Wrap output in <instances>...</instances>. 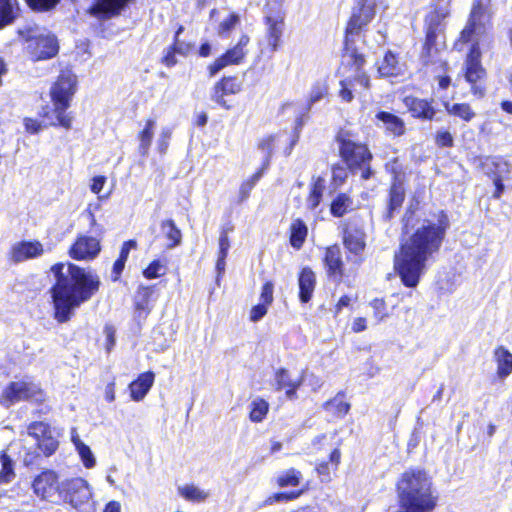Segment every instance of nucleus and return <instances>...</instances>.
Returning a JSON list of instances; mask_svg holds the SVG:
<instances>
[{
  "label": "nucleus",
  "mask_w": 512,
  "mask_h": 512,
  "mask_svg": "<svg viewBox=\"0 0 512 512\" xmlns=\"http://www.w3.org/2000/svg\"><path fill=\"white\" fill-rule=\"evenodd\" d=\"M449 227L447 214L440 211L432 218L424 219L401 244L400 252L395 256V268L405 286L418 285L426 262L440 250Z\"/></svg>",
  "instance_id": "nucleus-1"
},
{
  "label": "nucleus",
  "mask_w": 512,
  "mask_h": 512,
  "mask_svg": "<svg viewBox=\"0 0 512 512\" xmlns=\"http://www.w3.org/2000/svg\"><path fill=\"white\" fill-rule=\"evenodd\" d=\"M51 272L56 279L52 287L55 318L64 323L71 318L76 308L98 291L100 279L95 273L74 264H55Z\"/></svg>",
  "instance_id": "nucleus-2"
},
{
  "label": "nucleus",
  "mask_w": 512,
  "mask_h": 512,
  "mask_svg": "<svg viewBox=\"0 0 512 512\" xmlns=\"http://www.w3.org/2000/svg\"><path fill=\"white\" fill-rule=\"evenodd\" d=\"M77 89V77L69 69L62 70L50 89L52 106L46 105L39 111L40 121L34 120V133L42 127L61 126L70 129L72 116L67 112Z\"/></svg>",
  "instance_id": "nucleus-3"
},
{
  "label": "nucleus",
  "mask_w": 512,
  "mask_h": 512,
  "mask_svg": "<svg viewBox=\"0 0 512 512\" xmlns=\"http://www.w3.org/2000/svg\"><path fill=\"white\" fill-rule=\"evenodd\" d=\"M401 507L408 512H431L437 503L428 475L421 470L402 474L397 484Z\"/></svg>",
  "instance_id": "nucleus-4"
},
{
  "label": "nucleus",
  "mask_w": 512,
  "mask_h": 512,
  "mask_svg": "<svg viewBox=\"0 0 512 512\" xmlns=\"http://www.w3.org/2000/svg\"><path fill=\"white\" fill-rule=\"evenodd\" d=\"M493 10L491 0H474L464 29L460 33L459 41L462 43L488 42L491 37V20Z\"/></svg>",
  "instance_id": "nucleus-5"
},
{
  "label": "nucleus",
  "mask_w": 512,
  "mask_h": 512,
  "mask_svg": "<svg viewBox=\"0 0 512 512\" xmlns=\"http://www.w3.org/2000/svg\"><path fill=\"white\" fill-rule=\"evenodd\" d=\"M337 141L340 145V155L349 168L363 167L361 177L363 179L370 178L372 171L368 164L372 159V154L366 145L355 141L352 139V136L345 131H341L338 134Z\"/></svg>",
  "instance_id": "nucleus-6"
},
{
  "label": "nucleus",
  "mask_w": 512,
  "mask_h": 512,
  "mask_svg": "<svg viewBox=\"0 0 512 512\" xmlns=\"http://www.w3.org/2000/svg\"><path fill=\"white\" fill-rule=\"evenodd\" d=\"M449 13V9L444 6L438 7L427 14L425 18L426 39L422 52L423 58L430 57L432 55L433 48L437 46L438 37L444 32V20Z\"/></svg>",
  "instance_id": "nucleus-7"
},
{
  "label": "nucleus",
  "mask_w": 512,
  "mask_h": 512,
  "mask_svg": "<svg viewBox=\"0 0 512 512\" xmlns=\"http://www.w3.org/2000/svg\"><path fill=\"white\" fill-rule=\"evenodd\" d=\"M285 13L278 3L268 4L265 11L266 37L272 51H277L285 28Z\"/></svg>",
  "instance_id": "nucleus-8"
},
{
  "label": "nucleus",
  "mask_w": 512,
  "mask_h": 512,
  "mask_svg": "<svg viewBox=\"0 0 512 512\" xmlns=\"http://www.w3.org/2000/svg\"><path fill=\"white\" fill-rule=\"evenodd\" d=\"M480 44L479 42L472 43L470 52L465 61V79L472 85L471 92L478 98L485 95V89L477 85V81L485 76V70L480 63Z\"/></svg>",
  "instance_id": "nucleus-9"
},
{
  "label": "nucleus",
  "mask_w": 512,
  "mask_h": 512,
  "mask_svg": "<svg viewBox=\"0 0 512 512\" xmlns=\"http://www.w3.org/2000/svg\"><path fill=\"white\" fill-rule=\"evenodd\" d=\"M249 42L250 37L247 34H242L238 42L232 48L228 49L222 56L208 66L210 77L215 76L219 71L229 65L240 64L248 54L247 46Z\"/></svg>",
  "instance_id": "nucleus-10"
},
{
  "label": "nucleus",
  "mask_w": 512,
  "mask_h": 512,
  "mask_svg": "<svg viewBox=\"0 0 512 512\" xmlns=\"http://www.w3.org/2000/svg\"><path fill=\"white\" fill-rule=\"evenodd\" d=\"M375 0H358L348 22L347 34H358L375 16Z\"/></svg>",
  "instance_id": "nucleus-11"
},
{
  "label": "nucleus",
  "mask_w": 512,
  "mask_h": 512,
  "mask_svg": "<svg viewBox=\"0 0 512 512\" xmlns=\"http://www.w3.org/2000/svg\"><path fill=\"white\" fill-rule=\"evenodd\" d=\"M60 493H65L64 498L75 508L87 503L92 496L89 484L83 478L63 482Z\"/></svg>",
  "instance_id": "nucleus-12"
},
{
  "label": "nucleus",
  "mask_w": 512,
  "mask_h": 512,
  "mask_svg": "<svg viewBox=\"0 0 512 512\" xmlns=\"http://www.w3.org/2000/svg\"><path fill=\"white\" fill-rule=\"evenodd\" d=\"M59 433L48 423L34 422V439L39 451L45 456L52 455L58 448Z\"/></svg>",
  "instance_id": "nucleus-13"
},
{
  "label": "nucleus",
  "mask_w": 512,
  "mask_h": 512,
  "mask_svg": "<svg viewBox=\"0 0 512 512\" xmlns=\"http://www.w3.org/2000/svg\"><path fill=\"white\" fill-rule=\"evenodd\" d=\"M59 52L57 37L51 32L34 34V62L54 58Z\"/></svg>",
  "instance_id": "nucleus-14"
},
{
  "label": "nucleus",
  "mask_w": 512,
  "mask_h": 512,
  "mask_svg": "<svg viewBox=\"0 0 512 512\" xmlns=\"http://www.w3.org/2000/svg\"><path fill=\"white\" fill-rule=\"evenodd\" d=\"M100 242L97 238L81 235L71 246L69 254L76 260H92L100 252Z\"/></svg>",
  "instance_id": "nucleus-15"
},
{
  "label": "nucleus",
  "mask_w": 512,
  "mask_h": 512,
  "mask_svg": "<svg viewBox=\"0 0 512 512\" xmlns=\"http://www.w3.org/2000/svg\"><path fill=\"white\" fill-rule=\"evenodd\" d=\"M60 493L57 475L53 471H45L34 478V494L42 499L52 500Z\"/></svg>",
  "instance_id": "nucleus-16"
},
{
  "label": "nucleus",
  "mask_w": 512,
  "mask_h": 512,
  "mask_svg": "<svg viewBox=\"0 0 512 512\" xmlns=\"http://www.w3.org/2000/svg\"><path fill=\"white\" fill-rule=\"evenodd\" d=\"M241 91V83L236 77H224L216 82L212 88L211 99L225 109H229V105L224 99L227 95L237 94Z\"/></svg>",
  "instance_id": "nucleus-17"
},
{
  "label": "nucleus",
  "mask_w": 512,
  "mask_h": 512,
  "mask_svg": "<svg viewBox=\"0 0 512 512\" xmlns=\"http://www.w3.org/2000/svg\"><path fill=\"white\" fill-rule=\"evenodd\" d=\"M303 377L292 379L286 369H278L275 373L274 386L277 391L286 390L288 399L297 398V389L301 386Z\"/></svg>",
  "instance_id": "nucleus-18"
},
{
  "label": "nucleus",
  "mask_w": 512,
  "mask_h": 512,
  "mask_svg": "<svg viewBox=\"0 0 512 512\" xmlns=\"http://www.w3.org/2000/svg\"><path fill=\"white\" fill-rule=\"evenodd\" d=\"M404 104L415 118L432 120L436 114L431 102L425 99L408 96L404 98Z\"/></svg>",
  "instance_id": "nucleus-19"
},
{
  "label": "nucleus",
  "mask_w": 512,
  "mask_h": 512,
  "mask_svg": "<svg viewBox=\"0 0 512 512\" xmlns=\"http://www.w3.org/2000/svg\"><path fill=\"white\" fill-rule=\"evenodd\" d=\"M29 397V387L26 382L16 381L11 382L3 391L0 403L9 407L15 402L24 400Z\"/></svg>",
  "instance_id": "nucleus-20"
},
{
  "label": "nucleus",
  "mask_w": 512,
  "mask_h": 512,
  "mask_svg": "<svg viewBox=\"0 0 512 512\" xmlns=\"http://www.w3.org/2000/svg\"><path fill=\"white\" fill-rule=\"evenodd\" d=\"M344 245L346 249L355 256L354 262L359 263V256L365 249V234L360 229H350L344 234Z\"/></svg>",
  "instance_id": "nucleus-21"
},
{
  "label": "nucleus",
  "mask_w": 512,
  "mask_h": 512,
  "mask_svg": "<svg viewBox=\"0 0 512 512\" xmlns=\"http://www.w3.org/2000/svg\"><path fill=\"white\" fill-rule=\"evenodd\" d=\"M154 379L155 375L151 371L140 374L138 378L129 385L132 400L137 402L143 400L153 386Z\"/></svg>",
  "instance_id": "nucleus-22"
},
{
  "label": "nucleus",
  "mask_w": 512,
  "mask_h": 512,
  "mask_svg": "<svg viewBox=\"0 0 512 512\" xmlns=\"http://www.w3.org/2000/svg\"><path fill=\"white\" fill-rule=\"evenodd\" d=\"M316 277L310 268H303L300 272L298 285L299 297L302 303H307L312 298L315 289Z\"/></svg>",
  "instance_id": "nucleus-23"
},
{
  "label": "nucleus",
  "mask_w": 512,
  "mask_h": 512,
  "mask_svg": "<svg viewBox=\"0 0 512 512\" xmlns=\"http://www.w3.org/2000/svg\"><path fill=\"white\" fill-rule=\"evenodd\" d=\"M325 265L330 276L341 278L343 275V261L340 247L337 245L330 246L326 249Z\"/></svg>",
  "instance_id": "nucleus-24"
},
{
  "label": "nucleus",
  "mask_w": 512,
  "mask_h": 512,
  "mask_svg": "<svg viewBox=\"0 0 512 512\" xmlns=\"http://www.w3.org/2000/svg\"><path fill=\"white\" fill-rule=\"evenodd\" d=\"M376 118L383 123V127L387 132L394 136H401L405 133V123L398 116L381 111L376 114Z\"/></svg>",
  "instance_id": "nucleus-25"
},
{
  "label": "nucleus",
  "mask_w": 512,
  "mask_h": 512,
  "mask_svg": "<svg viewBox=\"0 0 512 512\" xmlns=\"http://www.w3.org/2000/svg\"><path fill=\"white\" fill-rule=\"evenodd\" d=\"M494 357L497 363V375L506 378L512 373V354L503 346L495 349Z\"/></svg>",
  "instance_id": "nucleus-26"
},
{
  "label": "nucleus",
  "mask_w": 512,
  "mask_h": 512,
  "mask_svg": "<svg viewBox=\"0 0 512 512\" xmlns=\"http://www.w3.org/2000/svg\"><path fill=\"white\" fill-rule=\"evenodd\" d=\"M155 127L156 121L154 119H148L144 128L138 134V152L143 157H146L149 153V149L154 138Z\"/></svg>",
  "instance_id": "nucleus-27"
},
{
  "label": "nucleus",
  "mask_w": 512,
  "mask_h": 512,
  "mask_svg": "<svg viewBox=\"0 0 512 512\" xmlns=\"http://www.w3.org/2000/svg\"><path fill=\"white\" fill-rule=\"evenodd\" d=\"M160 227L165 238L168 240V249H173L181 244V230L176 226L175 222L172 219L163 220L161 222Z\"/></svg>",
  "instance_id": "nucleus-28"
},
{
  "label": "nucleus",
  "mask_w": 512,
  "mask_h": 512,
  "mask_svg": "<svg viewBox=\"0 0 512 512\" xmlns=\"http://www.w3.org/2000/svg\"><path fill=\"white\" fill-rule=\"evenodd\" d=\"M378 72L383 77L397 76L402 72L395 54L387 52L378 65Z\"/></svg>",
  "instance_id": "nucleus-29"
},
{
  "label": "nucleus",
  "mask_w": 512,
  "mask_h": 512,
  "mask_svg": "<svg viewBox=\"0 0 512 512\" xmlns=\"http://www.w3.org/2000/svg\"><path fill=\"white\" fill-rule=\"evenodd\" d=\"M17 11V0H0V30L14 22Z\"/></svg>",
  "instance_id": "nucleus-30"
},
{
  "label": "nucleus",
  "mask_w": 512,
  "mask_h": 512,
  "mask_svg": "<svg viewBox=\"0 0 512 512\" xmlns=\"http://www.w3.org/2000/svg\"><path fill=\"white\" fill-rule=\"evenodd\" d=\"M447 113L451 116L460 118L464 122H470L476 116L475 111L467 103H444Z\"/></svg>",
  "instance_id": "nucleus-31"
},
{
  "label": "nucleus",
  "mask_w": 512,
  "mask_h": 512,
  "mask_svg": "<svg viewBox=\"0 0 512 512\" xmlns=\"http://www.w3.org/2000/svg\"><path fill=\"white\" fill-rule=\"evenodd\" d=\"M405 191L401 183L394 182L389 192L387 218H392L393 212L399 209L404 201Z\"/></svg>",
  "instance_id": "nucleus-32"
},
{
  "label": "nucleus",
  "mask_w": 512,
  "mask_h": 512,
  "mask_svg": "<svg viewBox=\"0 0 512 512\" xmlns=\"http://www.w3.org/2000/svg\"><path fill=\"white\" fill-rule=\"evenodd\" d=\"M353 200L352 198L345 194H338L332 201L330 211L331 214L335 217H342L348 211L352 210Z\"/></svg>",
  "instance_id": "nucleus-33"
},
{
  "label": "nucleus",
  "mask_w": 512,
  "mask_h": 512,
  "mask_svg": "<svg viewBox=\"0 0 512 512\" xmlns=\"http://www.w3.org/2000/svg\"><path fill=\"white\" fill-rule=\"evenodd\" d=\"M290 231H291V235H290L291 245L296 249L301 248V246L303 245V243L306 239L307 232H308L306 224L302 220L296 219L292 222Z\"/></svg>",
  "instance_id": "nucleus-34"
},
{
  "label": "nucleus",
  "mask_w": 512,
  "mask_h": 512,
  "mask_svg": "<svg viewBox=\"0 0 512 512\" xmlns=\"http://www.w3.org/2000/svg\"><path fill=\"white\" fill-rule=\"evenodd\" d=\"M178 493L186 500L203 502L209 497V492L193 484H186L178 487Z\"/></svg>",
  "instance_id": "nucleus-35"
},
{
  "label": "nucleus",
  "mask_w": 512,
  "mask_h": 512,
  "mask_svg": "<svg viewBox=\"0 0 512 512\" xmlns=\"http://www.w3.org/2000/svg\"><path fill=\"white\" fill-rule=\"evenodd\" d=\"M325 180L322 177L313 178L310 194L307 198V207L314 210L321 202Z\"/></svg>",
  "instance_id": "nucleus-36"
},
{
  "label": "nucleus",
  "mask_w": 512,
  "mask_h": 512,
  "mask_svg": "<svg viewBox=\"0 0 512 512\" xmlns=\"http://www.w3.org/2000/svg\"><path fill=\"white\" fill-rule=\"evenodd\" d=\"M324 408L334 416L341 418L348 413L350 404L347 403L342 396L337 395L333 399L327 401L324 404Z\"/></svg>",
  "instance_id": "nucleus-37"
},
{
  "label": "nucleus",
  "mask_w": 512,
  "mask_h": 512,
  "mask_svg": "<svg viewBox=\"0 0 512 512\" xmlns=\"http://www.w3.org/2000/svg\"><path fill=\"white\" fill-rule=\"evenodd\" d=\"M364 63L365 60L362 55H355L354 64L356 66V74L350 79L354 84V90H356L357 85L366 90L370 87L369 76L365 72L361 71V67Z\"/></svg>",
  "instance_id": "nucleus-38"
},
{
  "label": "nucleus",
  "mask_w": 512,
  "mask_h": 512,
  "mask_svg": "<svg viewBox=\"0 0 512 512\" xmlns=\"http://www.w3.org/2000/svg\"><path fill=\"white\" fill-rule=\"evenodd\" d=\"M32 257V242H20L13 246L11 258L15 263Z\"/></svg>",
  "instance_id": "nucleus-39"
},
{
  "label": "nucleus",
  "mask_w": 512,
  "mask_h": 512,
  "mask_svg": "<svg viewBox=\"0 0 512 512\" xmlns=\"http://www.w3.org/2000/svg\"><path fill=\"white\" fill-rule=\"evenodd\" d=\"M269 405L263 399H255L251 403L250 420L261 422L268 412Z\"/></svg>",
  "instance_id": "nucleus-40"
},
{
  "label": "nucleus",
  "mask_w": 512,
  "mask_h": 512,
  "mask_svg": "<svg viewBox=\"0 0 512 512\" xmlns=\"http://www.w3.org/2000/svg\"><path fill=\"white\" fill-rule=\"evenodd\" d=\"M328 93V87L325 82L318 81L316 82L309 93L308 101H307V110L310 109V107L323 99Z\"/></svg>",
  "instance_id": "nucleus-41"
},
{
  "label": "nucleus",
  "mask_w": 512,
  "mask_h": 512,
  "mask_svg": "<svg viewBox=\"0 0 512 512\" xmlns=\"http://www.w3.org/2000/svg\"><path fill=\"white\" fill-rule=\"evenodd\" d=\"M301 473L294 468L288 469L277 478L280 487L297 486L300 483Z\"/></svg>",
  "instance_id": "nucleus-42"
},
{
  "label": "nucleus",
  "mask_w": 512,
  "mask_h": 512,
  "mask_svg": "<svg viewBox=\"0 0 512 512\" xmlns=\"http://www.w3.org/2000/svg\"><path fill=\"white\" fill-rule=\"evenodd\" d=\"M240 17L236 13H231L227 18L219 23L217 33L220 37H227L230 32L239 24Z\"/></svg>",
  "instance_id": "nucleus-43"
},
{
  "label": "nucleus",
  "mask_w": 512,
  "mask_h": 512,
  "mask_svg": "<svg viewBox=\"0 0 512 512\" xmlns=\"http://www.w3.org/2000/svg\"><path fill=\"white\" fill-rule=\"evenodd\" d=\"M0 483H8L14 477V469L11 458L7 454L0 456Z\"/></svg>",
  "instance_id": "nucleus-44"
},
{
  "label": "nucleus",
  "mask_w": 512,
  "mask_h": 512,
  "mask_svg": "<svg viewBox=\"0 0 512 512\" xmlns=\"http://www.w3.org/2000/svg\"><path fill=\"white\" fill-rule=\"evenodd\" d=\"M373 309V316L376 319V323L384 321L388 317L387 307L384 299L375 298L370 303Z\"/></svg>",
  "instance_id": "nucleus-45"
},
{
  "label": "nucleus",
  "mask_w": 512,
  "mask_h": 512,
  "mask_svg": "<svg viewBox=\"0 0 512 512\" xmlns=\"http://www.w3.org/2000/svg\"><path fill=\"white\" fill-rule=\"evenodd\" d=\"M34 411L40 414H46L50 410V406L47 403L46 396L41 389L34 388Z\"/></svg>",
  "instance_id": "nucleus-46"
},
{
  "label": "nucleus",
  "mask_w": 512,
  "mask_h": 512,
  "mask_svg": "<svg viewBox=\"0 0 512 512\" xmlns=\"http://www.w3.org/2000/svg\"><path fill=\"white\" fill-rule=\"evenodd\" d=\"M151 295V290L149 288H141L138 292L137 300L135 303L136 309L144 311L148 313L150 311L149 308V297Z\"/></svg>",
  "instance_id": "nucleus-47"
},
{
  "label": "nucleus",
  "mask_w": 512,
  "mask_h": 512,
  "mask_svg": "<svg viewBox=\"0 0 512 512\" xmlns=\"http://www.w3.org/2000/svg\"><path fill=\"white\" fill-rule=\"evenodd\" d=\"M78 454L81 457V460L83 461V464L86 468H92L96 464L95 457L91 451V449L86 445H80L79 448L76 449Z\"/></svg>",
  "instance_id": "nucleus-48"
},
{
  "label": "nucleus",
  "mask_w": 512,
  "mask_h": 512,
  "mask_svg": "<svg viewBox=\"0 0 512 512\" xmlns=\"http://www.w3.org/2000/svg\"><path fill=\"white\" fill-rule=\"evenodd\" d=\"M165 273V267L161 264L159 260H154L150 263V265L144 270L143 274L147 279L157 278Z\"/></svg>",
  "instance_id": "nucleus-49"
},
{
  "label": "nucleus",
  "mask_w": 512,
  "mask_h": 512,
  "mask_svg": "<svg viewBox=\"0 0 512 512\" xmlns=\"http://www.w3.org/2000/svg\"><path fill=\"white\" fill-rule=\"evenodd\" d=\"M348 177V170L344 166H334L332 168V185L334 188L341 186Z\"/></svg>",
  "instance_id": "nucleus-50"
},
{
  "label": "nucleus",
  "mask_w": 512,
  "mask_h": 512,
  "mask_svg": "<svg viewBox=\"0 0 512 512\" xmlns=\"http://www.w3.org/2000/svg\"><path fill=\"white\" fill-rule=\"evenodd\" d=\"M341 90L339 92V95L341 99L345 102H350L353 99V92L354 84L350 80V78H347L345 80H342L340 82Z\"/></svg>",
  "instance_id": "nucleus-51"
},
{
  "label": "nucleus",
  "mask_w": 512,
  "mask_h": 512,
  "mask_svg": "<svg viewBox=\"0 0 512 512\" xmlns=\"http://www.w3.org/2000/svg\"><path fill=\"white\" fill-rule=\"evenodd\" d=\"M172 132L169 128H163L159 138L157 140V149L159 153L164 154L169 146V140L171 138Z\"/></svg>",
  "instance_id": "nucleus-52"
},
{
  "label": "nucleus",
  "mask_w": 512,
  "mask_h": 512,
  "mask_svg": "<svg viewBox=\"0 0 512 512\" xmlns=\"http://www.w3.org/2000/svg\"><path fill=\"white\" fill-rule=\"evenodd\" d=\"M435 142L439 147H452L454 140L449 131L440 130L436 134Z\"/></svg>",
  "instance_id": "nucleus-53"
},
{
  "label": "nucleus",
  "mask_w": 512,
  "mask_h": 512,
  "mask_svg": "<svg viewBox=\"0 0 512 512\" xmlns=\"http://www.w3.org/2000/svg\"><path fill=\"white\" fill-rule=\"evenodd\" d=\"M275 137L274 136H268L264 139H262L259 144L258 148L264 153L266 158V164H268L269 158L272 155L273 152V144H274Z\"/></svg>",
  "instance_id": "nucleus-54"
},
{
  "label": "nucleus",
  "mask_w": 512,
  "mask_h": 512,
  "mask_svg": "<svg viewBox=\"0 0 512 512\" xmlns=\"http://www.w3.org/2000/svg\"><path fill=\"white\" fill-rule=\"evenodd\" d=\"M300 493L290 492V493H276L270 497H268L265 501L266 504H273L275 502H286L296 499Z\"/></svg>",
  "instance_id": "nucleus-55"
},
{
  "label": "nucleus",
  "mask_w": 512,
  "mask_h": 512,
  "mask_svg": "<svg viewBox=\"0 0 512 512\" xmlns=\"http://www.w3.org/2000/svg\"><path fill=\"white\" fill-rule=\"evenodd\" d=\"M260 300L266 305H270L273 302V284L266 282L261 291Z\"/></svg>",
  "instance_id": "nucleus-56"
},
{
  "label": "nucleus",
  "mask_w": 512,
  "mask_h": 512,
  "mask_svg": "<svg viewBox=\"0 0 512 512\" xmlns=\"http://www.w3.org/2000/svg\"><path fill=\"white\" fill-rule=\"evenodd\" d=\"M61 0H34V11H48L53 9Z\"/></svg>",
  "instance_id": "nucleus-57"
},
{
  "label": "nucleus",
  "mask_w": 512,
  "mask_h": 512,
  "mask_svg": "<svg viewBox=\"0 0 512 512\" xmlns=\"http://www.w3.org/2000/svg\"><path fill=\"white\" fill-rule=\"evenodd\" d=\"M267 306L264 303H260L258 305H255L250 312V320L252 322L259 321L266 313H267Z\"/></svg>",
  "instance_id": "nucleus-58"
},
{
  "label": "nucleus",
  "mask_w": 512,
  "mask_h": 512,
  "mask_svg": "<svg viewBox=\"0 0 512 512\" xmlns=\"http://www.w3.org/2000/svg\"><path fill=\"white\" fill-rule=\"evenodd\" d=\"M115 328L112 325L104 327V335L106 337V350L110 352L115 345Z\"/></svg>",
  "instance_id": "nucleus-59"
},
{
  "label": "nucleus",
  "mask_w": 512,
  "mask_h": 512,
  "mask_svg": "<svg viewBox=\"0 0 512 512\" xmlns=\"http://www.w3.org/2000/svg\"><path fill=\"white\" fill-rule=\"evenodd\" d=\"M230 248V241L228 237L227 231H222L219 237V254L222 256H227Z\"/></svg>",
  "instance_id": "nucleus-60"
},
{
  "label": "nucleus",
  "mask_w": 512,
  "mask_h": 512,
  "mask_svg": "<svg viewBox=\"0 0 512 512\" xmlns=\"http://www.w3.org/2000/svg\"><path fill=\"white\" fill-rule=\"evenodd\" d=\"M188 51H182L180 47L178 46H175V48L173 50H168L166 55L164 56L163 58V62L167 65V66H173L176 64L177 60L175 58V53H179V54H186Z\"/></svg>",
  "instance_id": "nucleus-61"
},
{
  "label": "nucleus",
  "mask_w": 512,
  "mask_h": 512,
  "mask_svg": "<svg viewBox=\"0 0 512 512\" xmlns=\"http://www.w3.org/2000/svg\"><path fill=\"white\" fill-rule=\"evenodd\" d=\"M137 242L135 240H128L123 243L119 255V259H122L124 261H127L130 250L133 248H136Z\"/></svg>",
  "instance_id": "nucleus-62"
},
{
  "label": "nucleus",
  "mask_w": 512,
  "mask_h": 512,
  "mask_svg": "<svg viewBox=\"0 0 512 512\" xmlns=\"http://www.w3.org/2000/svg\"><path fill=\"white\" fill-rule=\"evenodd\" d=\"M106 178L104 176L94 177L91 184V191L95 194H99L103 189Z\"/></svg>",
  "instance_id": "nucleus-63"
},
{
  "label": "nucleus",
  "mask_w": 512,
  "mask_h": 512,
  "mask_svg": "<svg viewBox=\"0 0 512 512\" xmlns=\"http://www.w3.org/2000/svg\"><path fill=\"white\" fill-rule=\"evenodd\" d=\"M367 328L366 326V318L364 317H358L355 318L352 323V331L355 333H359L364 331Z\"/></svg>",
  "instance_id": "nucleus-64"
}]
</instances>
